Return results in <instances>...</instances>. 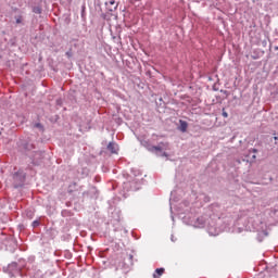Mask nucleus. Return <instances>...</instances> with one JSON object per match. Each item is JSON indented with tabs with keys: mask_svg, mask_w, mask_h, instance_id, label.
<instances>
[{
	"mask_svg": "<svg viewBox=\"0 0 278 278\" xmlns=\"http://www.w3.org/2000/svg\"><path fill=\"white\" fill-rule=\"evenodd\" d=\"M108 149H109V151H111V153H118V144H116L114 142H110L108 144Z\"/></svg>",
	"mask_w": 278,
	"mask_h": 278,
	"instance_id": "f257e3e1",
	"label": "nucleus"
},
{
	"mask_svg": "<svg viewBox=\"0 0 278 278\" xmlns=\"http://www.w3.org/2000/svg\"><path fill=\"white\" fill-rule=\"evenodd\" d=\"M179 124V129L182 131V134H185V131H188V122L180 119Z\"/></svg>",
	"mask_w": 278,
	"mask_h": 278,
	"instance_id": "f03ea898",
	"label": "nucleus"
},
{
	"mask_svg": "<svg viewBox=\"0 0 278 278\" xmlns=\"http://www.w3.org/2000/svg\"><path fill=\"white\" fill-rule=\"evenodd\" d=\"M164 268H156L155 269V271H154V274H153V277L154 278H160V277H162V275H164Z\"/></svg>",
	"mask_w": 278,
	"mask_h": 278,
	"instance_id": "7ed1b4c3",
	"label": "nucleus"
},
{
	"mask_svg": "<svg viewBox=\"0 0 278 278\" xmlns=\"http://www.w3.org/2000/svg\"><path fill=\"white\" fill-rule=\"evenodd\" d=\"M148 151L153 153V151H163V148H162V146H153V147L149 148Z\"/></svg>",
	"mask_w": 278,
	"mask_h": 278,
	"instance_id": "20e7f679",
	"label": "nucleus"
},
{
	"mask_svg": "<svg viewBox=\"0 0 278 278\" xmlns=\"http://www.w3.org/2000/svg\"><path fill=\"white\" fill-rule=\"evenodd\" d=\"M159 147H162L163 151H168V142H160Z\"/></svg>",
	"mask_w": 278,
	"mask_h": 278,
	"instance_id": "39448f33",
	"label": "nucleus"
},
{
	"mask_svg": "<svg viewBox=\"0 0 278 278\" xmlns=\"http://www.w3.org/2000/svg\"><path fill=\"white\" fill-rule=\"evenodd\" d=\"M33 12H34L35 14H42V9H40L39 7H35V8L33 9Z\"/></svg>",
	"mask_w": 278,
	"mask_h": 278,
	"instance_id": "423d86ee",
	"label": "nucleus"
},
{
	"mask_svg": "<svg viewBox=\"0 0 278 278\" xmlns=\"http://www.w3.org/2000/svg\"><path fill=\"white\" fill-rule=\"evenodd\" d=\"M222 116H224V118H228L229 114L226 111H223Z\"/></svg>",
	"mask_w": 278,
	"mask_h": 278,
	"instance_id": "0eeeda50",
	"label": "nucleus"
},
{
	"mask_svg": "<svg viewBox=\"0 0 278 278\" xmlns=\"http://www.w3.org/2000/svg\"><path fill=\"white\" fill-rule=\"evenodd\" d=\"M250 153H257V149H255V148L251 149Z\"/></svg>",
	"mask_w": 278,
	"mask_h": 278,
	"instance_id": "6e6552de",
	"label": "nucleus"
},
{
	"mask_svg": "<svg viewBox=\"0 0 278 278\" xmlns=\"http://www.w3.org/2000/svg\"><path fill=\"white\" fill-rule=\"evenodd\" d=\"M252 160L256 161L257 160V156L254 154L252 155Z\"/></svg>",
	"mask_w": 278,
	"mask_h": 278,
	"instance_id": "1a4fd4ad",
	"label": "nucleus"
},
{
	"mask_svg": "<svg viewBox=\"0 0 278 278\" xmlns=\"http://www.w3.org/2000/svg\"><path fill=\"white\" fill-rule=\"evenodd\" d=\"M34 227H38V222L33 223Z\"/></svg>",
	"mask_w": 278,
	"mask_h": 278,
	"instance_id": "9d476101",
	"label": "nucleus"
},
{
	"mask_svg": "<svg viewBox=\"0 0 278 278\" xmlns=\"http://www.w3.org/2000/svg\"><path fill=\"white\" fill-rule=\"evenodd\" d=\"M163 157H168V154L166 152H164Z\"/></svg>",
	"mask_w": 278,
	"mask_h": 278,
	"instance_id": "9b49d317",
	"label": "nucleus"
},
{
	"mask_svg": "<svg viewBox=\"0 0 278 278\" xmlns=\"http://www.w3.org/2000/svg\"><path fill=\"white\" fill-rule=\"evenodd\" d=\"M16 23H21V20H16Z\"/></svg>",
	"mask_w": 278,
	"mask_h": 278,
	"instance_id": "f8f14e48",
	"label": "nucleus"
}]
</instances>
